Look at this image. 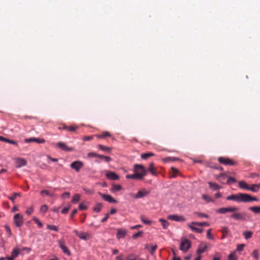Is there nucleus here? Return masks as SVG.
<instances>
[{
    "instance_id": "1",
    "label": "nucleus",
    "mask_w": 260,
    "mask_h": 260,
    "mask_svg": "<svg viewBox=\"0 0 260 260\" xmlns=\"http://www.w3.org/2000/svg\"><path fill=\"white\" fill-rule=\"evenodd\" d=\"M133 174L126 175L125 177L127 179L143 180L144 177L147 175V171L145 169L143 165L140 164H135L134 166Z\"/></svg>"
},
{
    "instance_id": "2",
    "label": "nucleus",
    "mask_w": 260,
    "mask_h": 260,
    "mask_svg": "<svg viewBox=\"0 0 260 260\" xmlns=\"http://www.w3.org/2000/svg\"><path fill=\"white\" fill-rule=\"evenodd\" d=\"M231 218L237 220H247L250 218V216L246 212H234L231 215Z\"/></svg>"
},
{
    "instance_id": "3",
    "label": "nucleus",
    "mask_w": 260,
    "mask_h": 260,
    "mask_svg": "<svg viewBox=\"0 0 260 260\" xmlns=\"http://www.w3.org/2000/svg\"><path fill=\"white\" fill-rule=\"evenodd\" d=\"M218 161L220 164L225 166H236L237 165L236 161L229 157H219L218 158Z\"/></svg>"
},
{
    "instance_id": "4",
    "label": "nucleus",
    "mask_w": 260,
    "mask_h": 260,
    "mask_svg": "<svg viewBox=\"0 0 260 260\" xmlns=\"http://www.w3.org/2000/svg\"><path fill=\"white\" fill-rule=\"evenodd\" d=\"M244 199V193H239L236 194H232L226 197L227 200H233L239 203L243 202Z\"/></svg>"
},
{
    "instance_id": "5",
    "label": "nucleus",
    "mask_w": 260,
    "mask_h": 260,
    "mask_svg": "<svg viewBox=\"0 0 260 260\" xmlns=\"http://www.w3.org/2000/svg\"><path fill=\"white\" fill-rule=\"evenodd\" d=\"M239 208L236 207H221L216 210V213L225 214L228 212H234L238 210Z\"/></svg>"
},
{
    "instance_id": "6",
    "label": "nucleus",
    "mask_w": 260,
    "mask_h": 260,
    "mask_svg": "<svg viewBox=\"0 0 260 260\" xmlns=\"http://www.w3.org/2000/svg\"><path fill=\"white\" fill-rule=\"evenodd\" d=\"M14 223L16 227H21L23 223V217L19 213H17L14 216Z\"/></svg>"
},
{
    "instance_id": "7",
    "label": "nucleus",
    "mask_w": 260,
    "mask_h": 260,
    "mask_svg": "<svg viewBox=\"0 0 260 260\" xmlns=\"http://www.w3.org/2000/svg\"><path fill=\"white\" fill-rule=\"evenodd\" d=\"M191 247V242L189 240H182L180 245V249L186 252Z\"/></svg>"
},
{
    "instance_id": "8",
    "label": "nucleus",
    "mask_w": 260,
    "mask_h": 260,
    "mask_svg": "<svg viewBox=\"0 0 260 260\" xmlns=\"http://www.w3.org/2000/svg\"><path fill=\"white\" fill-rule=\"evenodd\" d=\"M84 163L80 160H76L72 162L70 167L74 169L76 172H79L81 169L83 167Z\"/></svg>"
},
{
    "instance_id": "9",
    "label": "nucleus",
    "mask_w": 260,
    "mask_h": 260,
    "mask_svg": "<svg viewBox=\"0 0 260 260\" xmlns=\"http://www.w3.org/2000/svg\"><path fill=\"white\" fill-rule=\"evenodd\" d=\"M99 195L103 198L105 201L110 203H117V201L114 199L111 196L108 194H104L100 192H99Z\"/></svg>"
},
{
    "instance_id": "10",
    "label": "nucleus",
    "mask_w": 260,
    "mask_h": 260,
    "mask_svg": "<svg viewBox=\"0 0 260 260\" xmlns=\"http://www.w3.org/2000/svg\"><path fill=\"white\" fill-rule=\"evenodd\" d=\"M59 247L62 249L63 252L69 256L71 255V253L68 248L65 245V242L63 240H59L58 241Z\"/></svg>"
},
{
    "instance_id": "11",
    "label": "nucleus",
    "mask_w": 260,
    "mask_h": 260,
    "mask_svg": "<svg viewBox=\"0 0 260 260\" xmlns=\"http://www.w3.org/2000/svg\"><path fill=\"white\" fill-rule=\"evenodd\" d=\"M168 219L176 221H185V218L181 215H170L168 216Z\"/></svg>"
},
{
    "instance_id": "12",
    "label": "nucleus",
    "mask_w": 260,
    "mask_h": 260,
    "mask_svg": "<svg viewBox=\"0 0 260 260\" xmlns=\"http://www.w3.org/2000/svg\"><path fill=\"white\" fill-rule=\"evenodd\" d=\"M107 178L111 180H117L119 179V176L114 172L110 171L106 174Z\"/></svg>"
},
{
    "instance_id": "13",
    "label": "nucleus",
    "mask_w": 260,
    "mask_h": 260,
    "mask_svg": "<svg viewBox=\"0 0 260 260\" xmlns=\"http://www.w3.org/2000/svg\"><path fill=\"white\" fill-rule=\"evenodd\" d=\"M24 141L26 143H30L32 142H35L39 144L44 143L45 142V140L44 139L40 138H30L28 139H25Z\"/></svg>"
},
{
    "instance_id": "14",
    "label": "nucleus",
    "mask_w": 260,
    "mask_h": 260,
    "mask_svg": "<svg viewBox=\"0 0 260 260\" xmlns=\"http://www.w3.org/2000/svg\"><path fill=\"white\" fill-rule=\"evenodd\" d=\"M57 145L58 148L60 149L66 151H71L73 150V148L71 147H69L65 143L63 142H58L57 144Z\"/></svg>"
},
{
    "instance_id": "15",
    "label": "nucleus",
    "mask_w": 260,
    "mask_h": 260,
    "mask_svg": "<svg viewBox=\"0 0 260 260\" xmlns=\"http://www.w3.org/2000/svg\"><path fill=\"white\" fill-rule=\"evenodd\" d=\"M16 168H19L21 167L26 166L27 162L25 159L22 158H19L16 159Z\"/></svg>"
},
{
    "instance_id": "16",
    "label": "nucleus",
    "mask_w": 260,
    "mask_h": 260,
    "mask_svg": "<svg viewBox=\"0 0 260 260\" xmlns=\"http://www.w3.org/2000/svg\"><path fill=\"white\" fill-rule=\"evenodd\" d=\"M258 198L255 197H251L248 194L244 193V203H247L251 201H258Z\"/></svg>"
},
{
    "instance_id": "17",
    "label": "nucleus",
    "mask_w": 260,
    "mask_h": 260,
    "mask_svg": "<svg viewBox=\"0 0 260 260\" xmlns=\"http://www.w3.org/2000/svg\"><path fill=\"white\" fill-rule=\"evenodd\" d=\"M157 248V245L155 244L153 246H150L148 244L145 245V248L149 250V252L151 255H153L156 249Z\"/></svg>"
},
{
    "instance_id": "18",
    "label": "nucleus",
    "mask_w": 260,
    "mask_h": 260,
    "mask_svg": "<svg viewBox=\"0 0 260 260\" xmlns=\"http://www.w3.org/2000/svg\"><path fill=\"white\" fill-rule=\"evenodd\" d=\"M149 193V191H145V190H139L137 192L136 194L135 195V198L136 199L142 198Z\"/></svg>"
},
{
    "instance_id": "19",
    "label": "nucleus",
    "mask_w": 260,
    "mask_h": 260,
    "mask_svg": "<svg viewBox=\"0 0 260 260\" xmlns=\"http://www.w3.org/2000/svg\"><path fill=\"white\" fill-rule=\"evenodd\" d=\"M126 234V231L122 229H118L117 230V233L116 234V237L118 239H120L121 238H124L125 237Z\"/></svg>"
},
{
    "instance_id": "20",
    "label": "nucleus",
    "mask_w": 260,
    "mask_h": 260,
    "mask_svg": "<svg viewBox=\"0 0 260 260\" xmlns=\"http://www.w3.org/2000/svg\"><path fill=\"white\" fill-rule=\"evenodd\" d=\"M207 249V246L205 245H203L202 244H200L198 246L197 250V254H201L203 253H204L206 249Z\"/></svg>"
},
{
    "instance_id": "21",
    "label": "nucleus",
    "mask_w": 260,
    "mask_h": 260,
    "mask_svg": "<svg viewBox=\"0 0 260 260\" xmlns=\"http://www.w3.org/2000/svg\"><path fill=\"white\" fill-rule=\"evenodd\" d=\"M148 170L150 172V173L154 176H156L157 175L156 172V169L154 167V164L153 162H151L149 164V168Z\"/></svg>"
},
{
    "instance_id": "22",
    "label": "nucleus",
    "mask_w": 260,
    "mask_h": 260,
    "mask_svg": "<svg viewBox=\"0 0 260 260\" xmlns=\"http://www.w3.org/2000/svg\"><path fill=\"white\" fill-rule=\"evenodd\" d=\"M77 128H78V126H68L66 125H63L62 128L59 127V129H67L70 132H75L76 131V129Z\"/></svg>"
},
{
    "instance_id": "23",
    "label": "nucleus",
    "mask_w": 260,
    "mask_h": 260,
    "mask_svg": "<svg viewBox=\"0 0 260 260\" xmlns=\"http://www.w3.org/2000/svg\"><path fill=\"white\" fill-rule=\"evenodd\" d=\"M103 207V204L101 203H98L95 204V206L93 208V211L96 213H99L102 210Z\"/></svg>"
},
{
    "instance_id": "24",
    "label": "nucleus",
    "mask_w": 260,
    "mask_h": 260,
    "mask_svg": "<svg viewBox=\"0 0 260 260\" xmlns=\"http://www.w3.org/2000/svg\"><path fill=\"white\" fill-rule=\"evenodd\" d=\"M238 186L240 188L245 189V190H248V188H249L248 185L244 181H239Z\"/></svg>"
},
{
    "instance_id": "25",
    "label": "nucleus",
    "mask_w": 260,
    "mask_h": 260,
    "mask_svg": "<svg viewBox=\"0 0 260 260\" xmlns=\"http://www.w3.org/2000/svg\"><path fill=\"white\" fill-rule=\"evenodd\" d=\"M98 147L103 151L110 152L111 148L107 146H104L102 144H99Z\"/></svg>"
},
{
    "instance_id": "26",
    "label": "nucleus",
    "mask_w": 260,
    "mask_h": 260,
    "mask_svg": "<svg viewBox=\"0 0 260 260\" xmlns=\"http://www.w3.org/2000/svg\"><path fill=\"white\" fill-rule=\"evenodd\" d=\"M208 184L209 185V187L214 190H218L221 188L219 185L211 182H209Z\"/></svg>"
},
{
    "instance_id": "27",
    "label": "nucleus",
    "mask_w": 260,
    "mask_h": 260,
    "mask_svg": "<svg viewBox=\"0 0 260 260\" xmlns=\"http://www.w3.org/2000/svg\"><path fill=\"white\" fill-rule=\"evenodd\" d=\"M188 226L193 231L196 232V233H202L204 231V229H200V228H196L195 226H192V225L191 224H188Z\"/></svg>"
},
{
    "instance_id": "28",
    "label": "nucleus",
    "mask_w": 260,
    "mask_h": 260,
    "mask_svg": "<svg viewBox=\"0 0 260 260\" xmlns=\"http://www.w3.org/2000/svg\"><path fill=\"white\" fill-rule=\"evenodd\" d=\"M248 210L252 211L255 214H260V206L250 207Z\"/></svg>"
},
{
    "instance_id": "29",
    "label": "nucleus",
    "mask_w": 260,
    "mask_h": 260,
    "mask_svg": "<svg viewBox=\"0 0 260 260\" xmlns=\"http://www.w3.org/2000/svg\"><path fill=\"white\" fill-rule=\"evenodd\" d=\"M81 195L79 194H75L72 198V203L74 204L77 203L80 200Z\"/></svg>"
},
{
    "instance_id": "30",
    "label": "nucleus",
    "mask_w": 260,
    "mask_h": 260,
    "mask_svg": "<svg viewBox=\"0 0 260 260\" xmlns=\"http://www.w3.org/2000/svg\"><path fill=\"white\" fill-rule=\"evenodd\" d=\"M221 232L223 234L221 238L224 239L229 234V230L228 228L226 226L223 227L221 230Z\"/></svg>"
},
{
    "instance_id": "31",
    "label": "nucleus",
    "mask_w": 260,
    "mask_h": 260,
    "mask_svg": "<svg viewBox=\"0 0 260 260\" xmlns=\"http://www.w3.org/2000/svg\"><path fill=\"white\" fill-rule=\"evenodd\" d=\"M74 232L75 233L77 236L80 238L81 239L87 240V238L86 236L84 235V233H79L77 230H75Z\"/></svg>"
},
{
    "instance_id": "32",
    "label": "nucleus",
    "mask_w": 260,
    "mask_h": 260,
    "mask_svg": "<svg viewBox=\"0 0 260 260\" xmlns=\"http://www.w3.org/2000/svg\"><path fill=\"white\" fill-rule=\"evenodd\" d=\"M159 221L161 222V224L164 229H167L168 228V227L169 225V222L167 220L164 219L162 218H160L159 219Z\"/></svg>"
},
{
    "instance_id": "33",
    "label": "nucleus",
    "mask_w": 260,
    "mask_h": 260,
    "mask_svg": "<svg viewBox=\"0 0 260 260\" xmlns=\"http://www.w3.org/2000/svg\"><path fill=\"white\" fill-rule=\"evenodd\" d=\"M122 189V187L120 185H113V187L110 189V191L112 192H114L117 191H119Z\"/></svg>"
},
{
    "instance_id": "34",
    "label": "nucleus",
    "mask_w": 260,
    "mask_h": 260,
    "mask_svg": "<svg viewBox=\"0 0 260 260\" xmlns=\"http://www.w3.org/2000/svg\"><path fill=\"white\" fill-rule=\"evenodd\" d=\"M154 155V154L152 152L144 153H142L141 155V157L143 159H146L148 157L153 156Z\"/></svg>"
},
{
    "instance_id": "35",
    "label": "nucleus",
    "mask_w": 260,
    "mask_h": 260,
    "mask_svg": "<svg viewBox=\"0 0 260 260\" xmlns=\"http://www.w3.org/2000/svg\"><path fill=\"white\" fill-rule=\"evenodd\" d=\"M191 224L199 226H209L210 225L209 223L207 222H192Z\"/></svg>"
},
{
    "instance_id": "36",
    "label": "nucleus",
    "mask_w": 260,
    "mask_h": 260,
    "mask_svg": "<svg viewBox=\"0 0 260 260\" xmlns=\"http://www.w3.org/2000/svg\"><path fill=\"white\" fill-rule=\"evenodd\" d=\"M40 194L42 196H44V194L49 196L51 197H53L54 196V194L53 193H50V191L48 190H43L40 191Z\"/></svg>"
},
{
    "instance_id": "37",
    "label": "nucleus",
    "mask_w": 260,
    "mask_h": 260,
    "mask_svg": "<svg viewBox=\"0 0 260 260\" xmlns=\"http://www.w3.org/2000/svg\"><path fill=\"white\" fill-rule=\"evenodd\" d=\"M251 255L255 260H258L259 258V250L254 249L251 253Z\"/></svg>"
},
{
    "instance_id": "38",
    "label": "nucleus",
    "mask_w": 260,
    "mask_h": 260,
    "mask_svg": "<svg viewBox=\"0 0 260 260\" xmlns=\"http://www.w3.org/2000/svg\"><path fill=\"white\" fill-rule=\"evenodd\" d=\"M20 254V250L17 248H15L13 249L12 253H11V256L13 257L14 258L18 256V255Z\"/></svg>"
},
{
    "instance_id": "39",
    "label": "nucleus",
    "mask_w": 260,
    "mask_h": 260,
    "mask_svg": "<svg viewBox=\"0 0 260 260\" xmlns=\"http://www.w3.org/2000/svg\"><path fill=\"white\" fill-rule=\"evenodd\" d=\"M21 194L19 192H14L12 197H9V199L11 200V201L14 203H15V200L17 197H21Z\"/></svg>"
},
{
    "instance_id": "40",
    "label": "nucleus",
    "mask_w": 260,
    "mask_h": 260,
    "mask_svg": "<svg viewBox=\"0 0 260 260\" xmlns=\"http://www.w3.org/2000/svg\"><path fill=\"white\" fill-rule=\"evenodd\" d=\"M228 260H238V258L236 256V251L231 252L228 255Z\"/></svg>"
},
{
    "instance_id": "41",
    "label": "nucleus",
    "mask_w": 260,
    "mask_h": 260,
    "mask_svg": "<svg viewBox=\"0 0 260 260\" xmlns=\"http://www.w3.org/2000/svg\"><path fill=\"white\" fill-rule=\"evenodd\" d=\"M111 134L108 132H103L102 135H97L96 136L97 138L99 139L104 138L106 137H110Z\"/></svg>"
},
{
    "instance_id": "42",
    "label": "nucleus",
    "mask_w": 260,
    "mask_h": 260,
    "mask_svg": "<svg viewBox=\"0 0 260 260\" xmlns=\"http://www.w3.org/2000/svg\"><path fill=\"white\" fill-rule=\"evenodd\" d=\"M243 235L246 239H250L252 235V232L251 231H246L243 233Z\"/></svg>"
},
{
    "instance_id": "43",
    "label": "nucleus",
    "mask_w": 260,
    "mask_h": 260,
    "mask_svg": "<svg viewBox=\"0 0 260 260\" xmlns=\"http://www.w3.org/2000/svg\"><path fill=\"white\" fill-rule=\"evenodd\" d=\"M143 231H140L137 233H135L132 236V238L133 239H136L138 237H141L143 236Z\"/></svg>"
},
{
    "instance_id": "44",
    "label": "nucleus",
    "mask_w": 260,
    "mask_h": 260,
    "mask_svg": "<svg viewBox=\"0 0 260 260\" xmlns=\"http://www.w3.org/2000/svg\"><path fill=\"white\" fill-rule=\"evenodd\" d=\"M255 185H256V184H253L251 185V186H249L248 190H250L253 192H257L258 191V189L257 188V187Z\"/></svg>"
},
{
    "instance_id": "45",
    "label": "nucleus",
    "mask_w": 260,
    "mask_h": 260,
    "mask_svg": "<svg viewBox=\"0 0 260 260\" xmlns=\"http://www.w3.org/2000/svg\"><path fill=\"white\" fill-rule=\"evenodd\" d=\"M194 214L198 215V216H199V217L200 218H202V217H205V218H209V216L208 214H205V213H201V212H195L194 213Z\"/></svg>"
},
{
    "instance_id": "46",
    "label": "nucleus",
    "mask_w": 260,
    "mask_h": 260,
    "mask_svg": "<svg viewBox=\"0 0 260 260\" xmlns=\"http://www.w3.org/2000/svg\"><path fill=\"white\" fill-rule=\"evenodd\" d=\"M78 208L80 210H85L88 208V206L85 204L84 202H81L78 207Z\"/></svg>"
},
{
    "instance_id": "47",
    "label": "nucleus",
    "mask_w": 260,
    "mask_h": 260,
    "mask_svg": "<svg viewBox=\"0 0 260 260\" xmlns=\"http://www.w3.org/2000/svg\"><path fill=\"white\" fill-rule=\"evenodd\" d=\"M99 158L104 160L106 162H109L111 160V158L109 156L100 154Z\"/></svg>"
},
{
    "instance_id": "48",
    "label": "nucleus",
    "mask_w": 260,
    "mask_h": 260,
    "mask_svg": "<svg viewBox=\"0 0 260 260\" xmlns=\"http://www.w3.org/2000/svg\"><path fill=\"white\" fill-rule=\"evenodd\" d=\"M32 219L35 222V223L38 224V226L40 228H42L43 225V223L39 220V219L38 218H37L36 217H33Z\"/></svg>"
},
{
    "instance_id": "49",
    "label": "nucleus",
    "mask_w": 260,
    "mask_h": 260,
    "mask_svg": "<svg viewBox=\"0 0 260 260\" xmlns=\"http://www.w3.org/2000/svg\"><path fill=\"white\" fill-rule=\"evenodd\" d=\"M179 158L177 157H167L163 159L164 161L168 162V161H172L178 160Z\"/></svg>"
},
{
    "instance_id": "50",
    "label": "nucleus",
    "mask_w": 260,
    "mask_h": 260,
    "mask_svg": "<svg viewBox=\"0 0 260 260\" xmlns=\"http://www.w3.org/2000/svg\"><path fill=\"white\" fill-rule=\"evenodd\" d=\"M202 198L206 200L207 202H213V200L212 199V198H211L210 197L208 196H207L206 194H203L202 196Z\"/></svg>"
},
{
    "instance_id": "51",
    "label": "nucleus",
    "mask_w": 260,
    "mask_h": 260,
    "mask_svg": "<svg viewBox=\"0 0 260 260\" xmlns=\"http://www.w3.org/2000/svg\"><path fill=\"white\" fill-rule=\"evenodd\" d=\"M227 180V184H230L232 183H236L237 180L236 179L232 177L228 176Z\"/></svg>"
},
{
    "instance_id": "52",
    "label": "nucleus",
    "mask_w": 260,
    "mask_h": 260,
    "mask_svg": "<svg viewBox=\"0 0 260 260\" xmlns=\"http://www.w3.org/2000/svg\"><path fill=\"white\" fill-rule=\"evenodd\" d=\"M47 228L48 229H49V230H52V231H54L55 232H58V231L57 227L56 226L54 225L48 224L47 225Z\"/></svg>"
},
{
    "instance_id": "53",
    "label": "nucleus",
    "mask_w": 260,
    "mask_h": 260,
    "mask_svg": "<svg viewBox=\"0 0 260 260\" xmlns=\"http://www.w3.org/2000/svg\"><path fill=\"white\" fill-rule=\"evenodd\" d=\"M137 256L134 254H129L125 258V260H136Z\"/></svg>"
},
{
    "instance_id": "54",
    "label": "nucleus",
    "mask_w": 260,
    "mask_h": 260,
    "mask_svg": "<svg viewBox=\"0 0 260 260\" xmlns=\"http://www.w3.org/2000/svg\"><path fill=\"white\" fill-rule=\"evenodd\" d=\"M4 227L6 229V232L8 234V236L10 237L12 236V233L9 226L6 224Z\"/></svg>"
},
{
    "instance_id": "55",
    "label": "nucleus",
    "mask_w": 260,
    "mask_h": 260,
    "mask_svg": "<svg viewBox=\"0 0 260 260\" xmlns=\"http://www.w3.org/2000/svg\"><path fill=\"white\" fill-rule=\"evenodd\" d=\"M207 238L210 240H213L214 238L211 234V229H209L207 232Z\"/></svg>"
},
{
    "instance_id": "56",
    "label": "nucleus",
    "mask_w": 260,
    "mask_h": 260,
    "mask_svg": "<svg viewBox=\"0 0 260 260\" xmlns=\"http://www.w3.org/2000/svg\"><path fill=\"white\" fill-rule=\"evenodd\" d=\"M141 220L143 223L147 225L150 224L152 222L151 220L145 219L143 216L141 217Z\"/></svg>"
},
{
    "instance_id": "57",
    "label": "nucleus",
    "mask_w": 260,
    "mask_h": 260,
    "mask_svg": "<svg viewBox=\"0 0 260 260\" xmlns=\"http://www.w3.org/2000/svg\"><path fill=\"white\" fill-rule=\"evenodd\" d=\"M87 155L89 157H96L99 158L100 154H97V153H94V152H89L87 154Z\"/></svg>"
},
{
    "instance_id": "58",
    "label": "nucleus",
    "mask_w": 260,
    "mask_h": 260,
    "mask_svg": "<svg viewBox=\"0 0 260 260\" xmlns=\"http://www.w3.org/2000/svg\"><path fill=\"white\" fill-rule=\"evenodd\" d=\"M208 166L209 168H213V169H216V170H220V171H223V168L222 167H221V166H217L216 165H213V166L208 165Z\"/></svg>"
},
{
    "instance_id": "59",
    "label": "nucleus",
    "mask_w": 260,
    "mask_h": 260,
    "mask_svg": "<svg viewBox=\"0 0 260 260\" xmlns=\"http://www.w3.org/2000/svg\"><path fill=\"white\" fill-rule=\"evenodd\" d=\"M226 174L224 173H221L220 174H219L217 177H216V179H225V178H226Z\"/></svg>"
},
{
    "instance_id": "60",
    "label": "nucleus",
    "mask_w": 260,
    "mask_h": 260,
    "mask_svg": "<svg viewBox=\"0 0 260 260\" xmlns=\"http://www.w3.org/2000/svg\"><path fill=\"white\" fill-rule=\"evenodd\" d=\"M70 207L71 206L69 205L67 207H64V208H63L61 212V213L64 214H67L69 210H70Z\"/></svg>"
},
{
    "instance_id": "61",
    "label": "nucleus",
    "mask_w": 260,
    "mask_h": 260,
    "mask_svg": "<svg viewBox=\"0 0 260 260\" xmlns=\"http://www.w3.org/2000/svg\"><path fill=\"white\" fill-rule=\"evenodd\" d=\"M83 190L87 194H92L94 193V190L93 189H86L85 188H83Z\"/></svg>"
},
{
    "instance_id": "62",
    "label": "nucleus",
    "mask_w": 260,
    "mask_h": 260,
    "mask_svg": "<svg viewBox=\"0 0 260 260\" xmlns=\"http://www.w3.org/2000/svg\"><path fill=\"white\" fill-rule=\"evenodd\" d=\"M48 209V206L46 205H43L41 207L40 211L45 213L47 211Z\"/></svg>"
},
{
    "instance_id": "63",
    "label": "nucleus",
    "mask_w": 260,
    "mask_h": 260,
    "mask_svg": "<svg viewBox=\"0 0 260 260\" xmlns=\"http://www.w3.org/2000/svg\"><path fill=\"white\" fill-rule=\"evenodd\" d=\"M34 211V208L32 207H30L27 209V210L25 211V213L27 215H30L32 214V213Z\"/></svg>"
},
{
    "instance_id": "64",
    "label": "nucleus",
    "mask_w": 260,
    "mask_h": 260,
    "mask_svg": "<svg viewBox=\"0 0 260 260\" xmlns=\"http://www.w3.org/2000/svg\"><path fill=\"white\" fill-rule=\"evenodd\" d=\"M221 255L218 252L216 253L212 260H220Z\"/></svg>"
}]
</instances>
